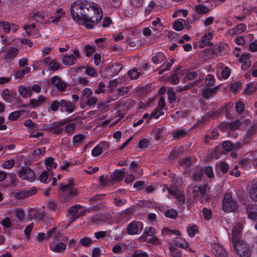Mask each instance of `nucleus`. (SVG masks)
Masks as SVG:
<instances>
[{
    "mask_svg": "<svg viewBox=\"0 0 257 257\" xmlns=\"http://www.w3.org/2000/svg\"><path fill=\"white\" fill-rule=\"evenodd\" d=\"M203 170L201 169H197L193 175V179L195 181H200L203 175Z\"/></svg>",
    "mask_w": 257,
    "mask_h": 257,
    "instance_id": "603ef678",
    "label": "nucleus"
},
{
    "mask_svg": "<svg viewBox=\"0 0 257 257\" xmlns=\"http://www.w3.org/2000/svg\"><path fill=\"white\" fill-rule=\"evenodd\" d=\"M124 176V172L123 170H116L111 175L110 178V181H118L121 180Z\"/></svg>",
    "mask_w": 257,
    "mask_h": 257,
    "instance_id": "4be33fe9",
    "label": "nucleus"
},
{
    "mask_svg": "<svg viewBox=\"0 0 257 257\" xmlns=\"http://www.w3.org/2000/svg\"><path fill=\"white\" fill-rule=\"evenodd\" d=\"M222 207L224 211L230 212L237 208L236 200L232 197L229 192H225L222 199Z\"/></svg>",
    "mask_w": 257,
    "mask_h": 257,
    "instance_id": "7ed1b4c3",
    "label": "nucleus"
},
{
    "mask_svg": "<svg viewBox=\"0 0 257 257\" xmlns=\"http://www.w3.org/2000/svg\"><path fill=\"white\" fill-rule=\"evenodd\" d=\"M148 254L142 250H136L131 257H148Z\"/></svg>",
    "mask_w": 257,
    "mask_h": 257,
    "instance_id": "de8ad7c7",
    "label": "nucleus"
},
{
    "mask_svg": "<svg viewBox=\"0 0 257 257\" xmlns=\"http://www.w3.org/2000/svg\"><path fill=\"white\" fill-rule=\"evenodd\" d=\"M155 138L157 140H160L164 135V128L159 127L157 128L154 131Z\"/></svg>",
    "mask_w": 257,
    "mask_h": 257,
    "instance_id": "79ce46f5",
    "label": "nucleus"
},
{
    "mask_svg": "<svg viewBox=\"0 0 257 257\" xmlns=\"http://www.w3.org/2000/svg\"><path fill=\"white\" fill-rule=\"evenodd\" d=\"M18 176L23 180L33 182L35 179V174L33 170L28 167H22L18 171Z\"/></svg>",
    "mask_w": 257,
    "mask_h": 257,
    "instance_id": "39448f33",
    "label": "nucleus"
},
{
    "mask_svg": "<svg viewBox=\"0 0 257 257\" xmlns=\"http://www.w3.org/2000/svg\"><path fill=\"white\" fill-rule=\"evenodd\" d=\"M239 61L242 63L241 69L243 70H246L250 65L248 54H242L239 59Z\"/></svg>",
    "mask_w": 257,
    "mask_h": 257,
    "instance_id": "412c9836",
    "label": "nucleus"
},
{
    "mask_svg": "<svg viewBox=\"0 0 257 257\" xmlns=\"http://www.w3.org/2000/svg\"><path fill=\"white\" fill-rule=\"evenodd\" d=\"M222 147L225 151L229 152L233 149V145L230 141H225L223 143Z\"/></svg>",
    "mask_w": 257,
    "mask_h": 257,
    "instance_id": "0e129e2a",
    "label": "nucleus"
},
{
    "mask_svg": "<svg viewBox=\"0 0 257 257\" xmlns=\"http://www.w3.org/2000/svg\"><path fill=\"white\" fill-rule=\"evenodd\" d=\"M168 100L170 103H174L176 101L177 97L175 91L172 88H169L167 91Z\"/></svg>",
    "mask_w": 257,
    "mask_h": 257,
    "instance_id": "c756f323",
    "label": "nucleus"
},
{
    "mask_svg": "<svg viewBox=\"0 0 257 257\" xmlns=\"http://www.w3.org/2000/svg\"><path fill=\"white\" fill-rule=\"evenodd\" d=\"M126 203V200L119 197L113 199V203L116 206H121Z\"/></svg>",
    "mask_w": 257,
    "mask_h": 257,
    "instance_id": "3c124183",
    "label": "nucleus"
},
{
    "mask_svg": "<svg viewBox=\"0 0 257 257\" xmlns=\"http://www.w3.org/2000/svg\"><path fill=\"white\" fill-rule=\"evenodd\" d=\"M48 178V174L47 171H43L41 172V174L39 177V180L43 183H47Z\"/></svg>",
    "mask_w": 257,
    "mask_h": 257,
    "instance_id": "338daca9",
    "label": "nucleus"
},
{
    "mask_svg": "<svg viewBox=\"0 0 257 257\" xmlns=\"http://www.w3.org/2000/svg\"><path fill=\"white\" fill-rule=\"evenodd\" d=\"M122 67L119 63H115L110 68V71L113 72V74L116 75L121 70Z\"/></svg>",
    "mask_w": 257,
    "mask_h": 257,
    "instance_id": "5fc2aeb1",
    "label": "nucleus"
},
{
    "mask_svg": "<svg viewBox=\"0 0 257 257\" xmlns=\"http://www.w3.org/2000/svg\"><path fill=\"white\" fill-rule=\"evenodd\" d=\"M60 107L63 111V108L64 110L69 113L73 112L75 109V107L70 101L65 99H62L60 100Z\"/></svg>",
    "mask_w": 257,
    "mask_h": 257,
    "instance_id": "dca6fc26",
    "label": "nucleus"
},
{
    "mask_svg": "<svg viewBox=\"0 0 257 257\" xmlns=\"http://www.w3.org/2000/svg\"><path fill=\"white\" fill-rule=\"evenodd\" d=\"M19 92L20 95L23 98H27L29 96H31L32 94L31 90V87L27 88L23 85H21L19 87Z\"/></svg>",
    "mask_w": 257,
    "mask_h": 257,
    "instance_id": "393cba45",
    "label": "nucleus"
},
{
    "mask_svg": "<svg viewBox=\"0 0 257 257\" xmlns=\"http://www.w3.org/2000/svg\"><path fill=\"white\" fill-rule=\"evenodd\" d=\"M12 24L6 21H0V27L4 29L5 33H9L11 29Z\"/></svg>",
    "mask_w": 257,
    "mask_h": 257,
    "instance_id": "c03bdc74",
    "label": "nucleus"
},
{
    "mask_svg": "<svg viewBox=\"0 0 257 257\" xmlns=\"http://www.w3.org/2000/svg\"><path fill=\"white\" fill-rule=\"evenodd\" d=\"M75 127L76 124L74 123H70L65 126L64 130L67 133L71 135L74 133Z\"/></svg>",
    "mask_w": 257,
    "mask_h": 257,
    "instance_id": "6e6d98bb",
    "label": "nucleus"
},
{
    "mask_svg": "<svg viewBox=\"0 0 257 257\" xmlns=\"http://www.w3.org/2000/svg\"><path fill=\"white\" fill-rule=\"evenodd\" d=\"M212 251L215 257H228L224 248L220 244H214Z\"/></svg>",
    "mask_w": 257,
    "mask_h": 257,
    "instance_id": "4468645a",
    "label": "nucleus"
},
{
    "mask_svg": "<svg viewBox=\"0 0 257 257\" xmlns=\"http://www.w3.org/2000/svg\"><path fill=\"white\" fill-rule=\"evenodd\" d=\"M19 50L16 47L8 48V51L4 57L7 63H10L18 54Z\"/></svg>",
    "mask_w": 257,
    "mask_h": 257,
    "instance_id": "ddd939ff",
    "label": "nucleus"
},
{
    "mask_svg": "<svg viewBox=\"0 0 257 257\" xmlns=\"http://www.w3.org/2000/svg\"><path fill=\"white\" fill-rule=\"evenodd\" d=\"M65 13L62 8H59L56 11L55 16H52L49 18L48 22L57 23L59 22L61 18L65 16Z\"/></svg>",
    "mask_w": 257,
    "mask_h": 257,
    "instance_id": "6ab92c4d",
    "label": "nucleus"
},
{
    "mask_svg": "<svg viewBox=\"0 0 257 257\" xmlns=\"http://www.w3.org/2000/svg\"><path fill=\"white\" fill-rule=\"evenodd\" d=\"M235 32L237 34H240L244 32L246 29V26L245 24L241 23L237 25H236L235 27H234Z\"/></svg>",
    "mask_w": 257,
    "mask_h": 257,
    "instance_id": "49530a36",
    "label": "nucleus"
},
{
    "mask_svg": "<svg viewBox=\"0 0 257 257\" xmlns=\"http://www.w3.org/2000/svg\"><path fill=\"white\" fill-rule=\"evenodd\" d=\"M203 216L205 220H209L212 216V212L210 209L204 208L202 209Z\"/></svg>",
    "mask_w": 257,
    "mask_h": 257,
    "instance_id": "37998d69",
    "label": "nucleus"
},
{
    "mask_svg": "<svg viewBox=\"0 0 257 257\" xmlns=\"http://www.w3.org/2000/svg\"><path fill=\"white\" fill-rule=\"evenodd\" d=\"M218 169L223 173H226L228 170V165L227 163L221 162L218 165Z\"/></svg>",
    "mask_w": 257,
    "mask_h": 257,
    "instance_id": "774afa93",
    "label": "nucleus"
},
{
    "mask_svg": "<svg viewBox=\"0 0 257 257\" xmlns=\"http://www.w3.org/2000/svg\"><path fill=\"white\" fill-rule=\"evenodd\" d=\"M218 136V133L217 130H213L211 133V135H206L205 136V142L207 143L210 140H216Z\"/></svg>",
    "mask_w": 257,
    "mask_h": 257,
    "instance_id": "72a5a7b5",
    "label": "nucleus"
},
{
    "mask_svg": "<svg viewBox=\"0 0 257 257\" xmlns=\"http://www.w3.org/2000/svg\"><path fill=\"white\" fill-rule=\"evenodd\" d=\"M230 70L228 67L224 66L222 67L221 75L223 78L227 79L228 78L230 75Z\"/></svg>",
    "mask_w": 257,
    "mask_h": 257,
    "instance_id": "8fccbe9b",
    "label": "nucleus"
},
{
    "mask_svg": "<svg viewBox=\"0 0 257 257\" xmlns=\"http://www.w3.org/2000/svg\"><path fill=\"white\" fill-rule=\"evenodd\" d=\"M72 51L74 55H66L62 58V62L64 65H72L76 62L77 59L80 57V54L78 49H74Z\"/></svg>",
    "mask_w": 257,
    "mask_h": 257,
    "instance_id": "423d86ee",
    "label": "nucleus"
},
{
    "mask_svg": "<svg viewBox=\"0 0 257 257\" xmlns=\"http://www.w3.org/2000/svg\"><path fill=\"white\" fill-rule=\"evenodd\" d=\"M85 139V136L83 134H78L74 136L73 138V144L75 147L81 145Z\"/></svg>",
    "mask_w": 257,
    "mask_h": 257,
    "instance_id": "bb28decb",
    "label": "nucleus"
},
{
    "mask_svg": "<svg viewBox=\"0 0 257 257\" xmlns=\"http://www.w3.org/2000/svg\"><path fill=\"white\" fill-rule=\"evenodd\" d=\"M131 87V86H127L118 88L117 90L118 95L120 96L124 95L130 91Z\"/></svg>",
    "mask_w": 257,
    "mask_h": 257,
    "instance_id": "4d7b16f0",
    "label": "nucleus"
},
{
    "mask_svg": "<svg viewBox=\"0 0 257 257\" xmlns=\"http://www.w3.org/2000/svg\"><path fill=\"white\" fill-rule=\"evenodd\" d=\"M86 74L92 77H96L97 76L95 69L93 67L88 66L86 68Z\"/></svg>",
    "mask_w": 257,
    "mask_h": 257,
    "instance_id": "e2e57ef3",
    "label": "nucleus"
},
{
    "mask_svg": "<svg viewBox=\"0 0 257 257\" xmlns=\"http://www.w3.org/2000/svg\"><path fill=\"white\" fill-rule=\"evenodd\" d=\"M17 93L16 92L5 89L3 91L2 96L6 102H11L13 101Z\"/></svg>",
    "mask_w": 257,
    "mask_h": 257,
    "instance_id": "a211bd4d",
    "label": "nucleus"
},
{
    "mask_svg": "<svg viewBox=\"0 0 257 257\" xmlns=\"http://www.w3.org/2000/svg\"><path fill=\"white\" fill-rule=\"evenodd\" d=\"M143 228V224L141 222H133L130 223L127 227L128 234L134 235L141 231Z\"/></svg>",
    "mask_w": 257,
    "mask_h": 257,
    "instance_id": "6e6552de",
    "label": "nucleus"
},
{
    "mask_svg": "<svg viewBox=\"0 0 257 257\" xmlns=\"http://www.w3.org/2000/svg\"><path fill=\"white\" fill-rule=\"evenodd\" d=\"M248 217L252 219H257V205L250 204L246 207Z\"/></svg>",
    "mask_w": 257,
    "mask_h": 257,
    "instance_id": "f3484780",
    "label": "nucleus"
},
{
    "mask_svg": "<svg viewBox=\"0 0 257 257\" xmlns=\"http://www.w3.org/2000/svg\"><path fill=\"white\" fill-rule=\"evenodd\" d=\"M175 198L177 200L178 204L179 205H183L185 202V197L184 194L181 191L178 192Z\"/></svg>",
    "mask_w": 257,
    "mask_h": 257,
    "instance_id": "864d4df0",
    "label": "nucleus"
},
{
    "mask_svg": "<svg viewBox=\"0 0 257 257\" xmlns=\"http://www.w3.org/2000/svg\"><path fill=\"white\" fill-rule=\"evenodd\" d=\"M241 125V121L239 120H236L230 122L228 125V128L230 131H234L238 129Z\"/></svg>",
    "mask_w": 257,
    "mask_h": 257,
    "instance_id": "ea45409f",
    "label": "nucleus"
},
{
    "mask_svg": "<svg viewBox=\"0 0 257 257\" xmlns=\"http://www.w3.org/2000/svg\"><path fill=\"white\" fill-rule=\"evenodd\" d=\"M61 64L56 61H52L49 64V67L51 70L54 71H57L59 69Z\"/></svg>",
    "mask_w": 257,
    "mask_h": 257,
    "instance_id": "13d9d810",
    "label": "nucleus"
},
{
    "mask_svg": "<svg viewBox=\"0 0 257 257\" xmlns=\"http://www.w3.org/2000/svg\"><path fill=\"white\" fill-rule=\"evenodd\" d=\"M179 164L184 168H187L193 165V161L190 158L187 157L181 160Z\"/></svg>",
    "mask_w": 257,
    "mask_h": 257,
    "instance_id": "e433bc0d",
    "label": "nucleus"
},
{
    "mask_svg": "<svg viewBox=\"0 0 257 257\" xmlns=\"http://www.w3.org/2000/svg\"><path fill=\"white\" fill-rule=\"evenodd\" d=\"M95 47L90 45H87L84 48V51L85 53V55L88 57H90L92 54L95 51Z\"/></svg>",
    "mask_w": 257,
    "mask_h": 257,
    "instance_id": "2f4dec72",
    "label": "nucleus"
},
{
    "mask_svg": "<svg viewBox=\"0 0 257 257\" xmlns=\"http://www.w3.org/2000/svg\"><path fill=\"white\" fill-rule=\"evenodd\" d=\"M166 60L165 55L162 52H157L152 57V61L155 65H163Z\"/></svg>",
    "mask_w": 257,
    "mask_h": 257,
    "instance_id": "2eb2a0df",
    "label": "nucleus"
},
{
    "mask_svg": "<svg viewBox=\"0 0 257 257\" xmlns=\"http://www.w3.org/2000/svg\"><path fill=\"white\" fill-rule=\"evenodd\" d=\"M108 148V143L105 142H100L93 149L91 154L93 157H97L103 153V150H106Z\"/></svg>",
    "mask_w": 257,
    "mask_h": 257,
    "instance_id": "1a4fd4ad",
    "label": "nucleus"
},
{
    "mask_svg": "<svg viewBox=\"0 0 257 257\" xmlns=\"http://www.w3.org/2000/svg\"><path fill=\"white\" fill-rule=\"evenodd\" d=\"M59 190L62 196L65 199L72 198L78 194L77 190L74 188V184L72 183L60 185Z\"/></svg>",
    "mask_w": 257,
    "mask_h": 257,
    "instance_id": "20e7f679",
    "label": "nucleus"
},
{
    "mask_svg": "<svg viewBox=\"0 0 257 257\" xmlns=\"http://www.w3.org/2000/svg\"><path fill=\"white\" fill-rule=\"evenodd\" d=\"M249 195L250 199L257 201V182L253 184L249 189Z\"/></svg>",
    "mask_w": 257,
    "mask_h": 257,
    "instance_id": "a878e982",
    "label": "nucleus"
},
{
    "mask_svg": "<svg viewBox=\"0 0 257 257\" xmlns=\"http://www.w3.org/2000/svg\"><path fill=\"white\" fill-rule=\"evenodd\" d=\"M194 187L195 188V190L198 191L200 195V197L199 198V201L202 203H203L204 201H206L207 198L206 185H200L199 187L195 186Z\"/></svg>",
    "mask_w": 257,
    "mask_h": 257,
    "instance_id": "aec40b11",
    "label": "nucleus"
},
{
    "mask_svg": "<svg viewBox=\"0 0 257 257\" xmlns=\"http://www.w3.org/2000/svg\"><path fill=\"white\" fill-rule=\"evenodd\" d=\"M45 101V97L40 96L37 99L33 98L30 99V104L33 107H36L44 103Z\"/></svg>",
    "mask_w": 257,
    "mask_h": 257,
    "instance_id": "b1692460",
    "label": "nucleus"
},
{
    "mask_svg": "<svg viewBox=\"0 0 257 257\" xmlns=\"http://www.w3.org/2000/svg\"><path fill=\"white\" fill-rule=\"evenodd\" d=\"M60 106V101H58L57 100L53 101L51 104L50 108L53 111H56L58 110L59 107Z\"/></svg>",
    "mask_w": 257,
    "mask_h": 257,
    "instance_id": "69168bd1",
    "label": "nucleus"
},
{
    "mask_svg": "<svg viewBox=\"0 0 257 257\" xmlns=\"http://www.w3.org/2000/svg\"><path fill=\"white\" fill-rule=\"evenodd\" d=\"M215 88L204 89L202 91V96L205 98L208 99L209 98L212 96V94L215 92Z\"/></svg>",
    "mask_w": 257,
    "mask_h": 257,
    "instance_id": "4c0bfd02",
    "label": "nucleus"
},
{
    "mask_svg": "<svg viewBox=\"0 0 257 257\" xmlns=\"http://www.w3.org/2000/svg\"><path fill=\"white\" fill-rule=\"evenodd\" d=\"M71 15L78 23H84L87 29H92L103 17L100 6L87 0H78L71 6Z\"/></svg>",
    "mask_w": 257,
    "mask_h": 257,
    "instance_id": "f257e3e1",
    "label": "nucleus"
},
{
    "mask_svg": "<svg viewBox=\"0 0 257 257\" xmlns=\"http://www.w3.org/2000/svg\"><path fill=\"white\" fill-rule=\"evenodd\" d=\"M110 182V178L108 176L104 177L103 175H102L99 177V184L102 186H106Z\"/></svg>",
    "mask_w": 257,
    "mask_h": 257,
    "instance_id": "680f3d73",
    "label": "nucleus"
},
{
    "mask_svg": "<svg viewBox=\"0 0 257 257\" xmlns=\"http://www.w3.org/2000/svg\"><path fill=\"white\" fill-rule=\"evenodd\" d=\"M187 135V131L185 130H180L173 133V136L176 139L185 137Z\"/></svg>",
    "mask_w": 257,
    "mask_h": 257,
    "instance_id": "a18cd8bd",
    "label": "nucleus"
},
{
    "mask_svg": "<svg viewBox=\"0 0 257 257\" xmlns=\"http://www.w3.org/2000/svg\"><path fill=\"white\" fill-rule=\"evenodd\" d=\"M32 19L33 20L39 23H43L45 21L44 16L40 12H37L35 13L32 17Z\"/></svg>",
    "mask_w": 257,
    "mask_h": 257,
    "instance_id": "f704fd0d",
    "label": "nucleus"
},
{
    "mask_svg": "<svg viewBox=\"0 0 257 257\" xmlns=\"http://www.w3.org/2000/svg\"><path fill=\"white\" fill-rule=\"evenodd\" d=\"M196 12L198 14H206L209 12V9L207 7L202 5H198L194 8Z\"/></svg>",
    "mask_w": 257,
    "mask_h": 257,
    "instance_id": "c85d7f7f",
    "label": "nucleus"
},
{
    "mask_svg": "<svg viewBox=\"0 0 257 257\" xmlns=\"http://www.w3.org/2000/svg\"><path fill=\"white\" fill-rule=\"evenodd\" d=\"M21 113V111L12 112L9 114V118L12 121H15L20 116Z\"/></svg>",
    "mask_w": 257,
    "mask_h": 257,
    "instance_id": "052dcab7",
    "label": "nucleus"
},
{
    "mask_svg": "<svg viewBox=\"0 0 257 257\" xmlns=\"http://www.w3.org/2000/svg\"><path fill=\"white\" fill-rule=\"evenodd\" d=\"M79 243L83 246L87 247L91 245L93 243V240L91 238L86 237L80 239Z\"/></svg>",
    "mask_w": 257,
    "mask_h": 257,
    "instance_id": "c9c22d12",
    "label": "nucleus"
},
{
    "mask_svg": "<svg viewBox=\"0 0 257 257\" xmlns=\"http://www.w3.org/2000/svg\"><path fill=\"white\" fill-rule=\"evenodd\" d=\"M257 89V83L254 84L253 83H250L246 84V87L244 90L245 94H252L256 91Z\"/></svg>",
    "mask_w": 257,
    "mask_h": 257,
    "instance_id": "cd10ccee",
    "label": "nucleus"
},
{
    "mask_svg": "<svg viewBox=\"0 0 257 257\" xmlns=\"http://www.w3.org/2000/svg\"><path fill=\"white\" fill-rule=\"evenodd\" d=\"M127 75L130 79H137L140 75V73L137 68H134L128 72Z\"/></svg>",
    "mask_w": 257,
    "mask_h": 257,
    "instance_id": "58836bf2",
    "label": "nucleus"
},
{
    "mask_svg": "<svg viewBox=\"0 0 257 257\" xmlns=\"http://www.w3.org/2000/svg\"><path fill=\"white\" fill-rule=\"evenodd\" d=\"M37 192L36 188L33 187L29 189H24L16 192L15 196L17 199H23L36 194Z\"/></svg>",
    "mask_w": 257,
    "mask_h": 257,
    "instance_id": "0eeeda50",
    "label": "nucleus"
},
{
    "mask_svg": "<svg viewBox=\"0 0 257 257\" xmlns=\"http://www.w3.org/2000/svg\"><path fill=\"white\" fill-rule=\"evenodd\" d=\"M49 247L50 249L53 252L63 253L66 250V245L62 242H51L49 244Z\"/></svg>",
    "mask_w": 257,
    "mask_h": 257,
    "instance_id": "9b49d317",
    "label": "nucleus"
},
{
    "mask_svg": "<svg viewBox=\"0 0 257 257\" xmlns=\"http://www.w3.org/2000/svg\"><path fill=\"white\" fill-rule=\"evenodd\" d=\"M165 215L167 217L174 219L177 216L178 212L177 210L171 209L165 212Z\"/></svg>",
    "mask_w": 257,
    "mask_h": 257,
    "instance_id": "a19ab883",
    "label": "nucleus"
},
{
    "mask_svg": "<svg viewBox=\"0 0 257 257\" xmlns=\"http://www.w3.org/2000/svg\"><path fill=\"white\" fill-rule=\"evenodd\" d=\"M51 82L60 91L63 92L65 91L67 84L62 80L59 77L57 76L52 77L51 78Z\"/></svg>",
    "mask_w": 257,
    "mask_h": 257,
    "instance_id": "9d476101",
    "label": "nucleus"
},
{
    "mask_svg": "<svg viewBox=\"0 0 257 257\" xmlns=\"http://www.w3.org/2000/svg\"><path fill=\"white\" fill-rule=\"evenodd\" d=\"M198 232L197 226L196 225H193L189 226L187 229V232L189 236L192 237Z\"/></svg>",
    "mask_w": 257,
    "mask_h": 257,
    "instance_id": "09e8293b",
    "label": "nucleus"
},
{
    "mask_svg": "<svg viewBox=\"0 0 257 257\" xmlns=\"http://www.w3.org/2000/svg\"><path fill=\"white\" fill-rule=\"evenodd\" d=\"M242 227L240 223H236L232 232L231 242L233 250L239 257H249L250 255L249 245L241 239Z\"/></svg>",
    "mask_w": 257,
    "mask_h": 257,
    "instance_id": "f03ea898",
    "label": "nucleus"
},
{
    "mask_svg": "<svg viewBox=\"0 0 257 257\" xmlns=\"http://www.w3.org/2000/svg\"><path fill=\"white\" fill-rule=\"evenodd\" d=\"M30 67H26L23 69L18 71L15 74V76L19 79H21L25 74L29 73L30 72Z\"/></svg>",
    "mask_w": 257,
    "mask_h": 257,
    "instance_id": "473e14b6",
    "label": "nucleus"
},
{
    "mask_svg": "<svg viewBox=\"0 0 257 257\" xmlns=\"http://www.w3.org/2000/svg\"><path fill=\"white\" fill-rule=\"evenodd\" d=\"M45 164L47 169L49 171L52 170L56 167V164L54 162V159L49 158L45 160Z\"/></svg>",
    "mask_w": 257,
    "mask_h": 257,
    "instance_id": "7c9ffc66",
    "label": "nucleus"
},
{
    "mask_svg": "<svg viewBox=\"0 0 257 257\" xmlns=\"http://www.w3.org/2000/svg\"><path fill=\"white\" fill-rule=\"evenodd\" d=\"M205 83L208 86H213L215 83V78L214 76L211 74L207 75L205 78Z\"/></svg>",
    "mask_w": 257,
    "mask_h": 257,
    "instance_id": "bf43d9fd",
    "label": "nucleus"
},
{
    "mask_svg": "<svg viewBox=\"0 0 257 257\" xmlns=\"http://www.w3.org/2000/svg\"><path fill=\"white\" fill-rule=\"evenodd\" d=\"M213 37V34L211 32H208L202 38L200 41L199 48H202L207 45H210L211 43L209 42L210 40Z\"/></svg>",
    "mask_w": 257,
    "mask_h": 257,
    "instance_id": "5701e85b",
    "label": "nucleus"
},
{
    "mask_svg": "<svg viewBox=\"0 0 257 257\" xmlns=\"http://www.w3.org/2000/svg\"><path fill=\"white\" fill-rule=\"evenodd\" d=\"M257 133V124H254L253 125H250L245 135H244L243 141L245 143H247L249 141H250L252 137L255 135V134Z\"/></svg>",
    "mask_w": 257,
    "mask_h": 257,
    "instance_id": "f8f14e48",
    "label": "nucleus"
}]
</instances>
